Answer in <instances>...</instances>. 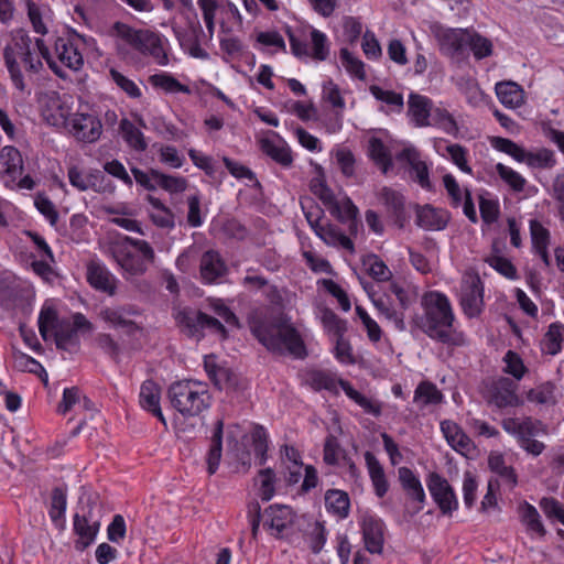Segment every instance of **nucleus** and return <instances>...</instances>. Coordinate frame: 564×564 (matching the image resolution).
I'll return each instance as SVG.
<instances>
[{
  "instance_id": "c03bdc74",
  "label": "nucleus",
  "mask_w": 564,
  "mask_h": 564,
  "mask_svg": "<svg viewBox=\"0 0 564 564\" xmlns=\"http://www.w3.org/2000/svg\"><path fill=\"white\" fill-rule=\"evenodd\" d=\"M564 340V324L554 322L549 326L544 335V346L546 352L554 356L562 350V343Z\"/></svg>"
},
{
  "instance_id": "ea45409f",
  "label": "nucleus",
  "mask_w": 564,
  "mask_h": 564,
  "mask_svg": "<svg viewBox=\"0 0 564 564\" xmlns=\"http://www.w3.org/2000/svg\"><path fill=\"white\" fill-rule=\"evenodd\" d=\"M0 161L6 166L4 172L14 176L18 172L23 173V160L21 152L13 145H6L1 149Z\"/></svg>"
},
{
  "instance_id": "393cba45",
  "label": "nucleus",
  "mask_w": 564,
  "mask_h": 564,
  "mask_svg": "<svg viewBox=\"0 0 564 564\" xmlns=\"http://www.w3.org/2000/svg\"><path fill=\"white\" fill-rule=\"evenodd\" d=\"M55 52L58 59L68 68L78 70L84 64V58L77 45L69 37H57L55 41Z\"/></svg>"
},
{
  "instance_id": "b1692460",
  "label": "nucleus",
  "mask_w": 564,
  "mask_h": 564,
  "mask_svg": "<svg viewBox=\"0 0 564 564\" xmlns=\"http://www.w3.org/2000/svg\"><path fill=\"white\" fill-rule=\"evenodd\" d=\"M199 270L206 283H213L227 273L226 263L216 250H207L203 253Z\"/></svg>"
},
{
  "instance_id": "13d9d810",
  "label": "nucleus",
  "mask_w": 564,
  "mask_h": 564,
  "mask_svg": "<svg viewBox=\"0 0 564 564\" xmlns=\"http://www.w3.org/2000/svg\"><path fill=\"white\" fill-rule=\"evenodd\" d=\"M214 387L218 390H227V391H240L243 389L241 379L239 376L230 368L225 367L224 370H220V375H218L217 380L214 382Z\"/></svg>"
},
{
  "instance_id": "09e8293b",
  "label": "nucleus",
  "mask_w": 564,
  "mask_h": 564,
  "mask_svg": "<svg viewBox=\"0 0 564 564\" xmlns=\"http://www.w3.org/2000/svg\"><path fill=\"white\" fill-rule=\"evenodd\" d=\"M322 323L325 330L333 334L336 338L345 336L347 332V321L340 318L333 310L326 307L323 311Z\"/></svg>"
},
{
  "instance_id": "7c9ffc66",
  "label": "nucleus",
  "mask_w": 564,
  "mask_h": 564,
  "mask_svg": "<svg viewBox=\"0 0 564 564\" xmlns=\"http://www.w3.org/2000/svg\"><path fill=\"white\" fill-rule=\"evenodd\" d=\"M444 395L436 384L429 380L421 381L415 390L413 401L424 409L427 405H436L443 402Z\"/></svg>"
},
{
  "instance_id": "4468645a",
  "label": "nucleus",
  "mask_w": 564,
  "mask_h": 564,
  "mask_svg": "<svg viewBox=\"0 0 564 564\" xmlns=\"http://www.w3.org/2000/svg\"><path fill=\"white\" fill-rule=\"evenodd\" d=\"M264 517L263 527L274 531L272 535L280 540L288 535L286 531L294 524L296 513L290 506L274 503L264 510Z\"/></svg>"
},
{
  "instance_id": "f704fd0d",
  "label": "nucleus",
  "mask_w": 564,
  "mask_h": 564,
  "mask_svg": "<svg viewBox=\"0 0 564 564\" xmlns=\"http://www.w3.org/2000/svg\"><path fill=\"white\" fill-rule=\"evenodd\" d=\"M338 379L327 370H312L308 372V384L314 391L326 390L335 395L339 394L337 389Z\"/></svg>"
},
{
  "instance_id": "ddd939ff",
  "label": "nucleus",
  "mask_w": 564,
  "mask_h": 564,
  "mask_svg": "<svg viewBox=\"0 0 564 564\" xmlns=\"http://www.w3.org/2000/svg\"><path fill=\"white\" fill-rule=\"evenodd\" d=\"M365 549L371 554H381L384 545L386 524L381 518L366 512L360 519Z\"/></svg>"
},
{
  "instance_id": "0e129e2a",
  "label": "nucleus",
  "mask_w": 564,
  "mask_h": 564,
  "mask_svg": "<svg viewBox=\"0 0 564 564\" xmlns=\"http://www.w3.org/2000/svg\"><path fill=\"white\" fill-rule=\"evenodd\" d=\"M210 307L213 312L224 319V322L229 325L230 327L241 329L242 324L240 323V319L235 314V312L224 303L221 299H216L210 302Z\"/></svg>"
},
{
  "instance_id": "6ab92c4d",
  "label": "nucleus",
  "mask_w": 564,
  "mask_h": 564,
  "mask_svg": "<svg viewBox=\"0 0 564 564\" xmlns=\"http://www.w3.org/2000/svg\"><path fill=\"white\" fill-rule=\"evenodd\" d=\"M518 384L508 377H499L490 386V399L498 408L520 405V399L517 394Z\"/></svg>"
},
{
  "instance_id": "774afa93",
  "label": "nucleus",
  "mask_w": 564,
  "mask_h": 564,
  "mask_svg": "<svg viewBox=\"0 0 564 564\" xmlns=\"http://www.w3.org/2000/svg\"><path fill=\"white\" fill-rule=\"evenodd\" d=\"M36 209L50 221L52 226H55L58 221V212L53 202L44 194L39 193L34 199Z\"/></svg>"
},
{
  "instance_id": "aec40b11",
  "label": "nucleus",
  "mask_w": 564,
  "mask_h": 564,
  "mask_svg": "<svg viewBox=\"0 0 564 564\" xmlns=\"http://www.w3.org/2000/svg\"><path fill=\"white\" fill-rule=\"evenodd\" d=\"M86 279L89 285L96 291L104 292L110 296L115 295L117 292L116 278L105 265L96 261H90L87 264Z\"/></svg>"
},
{
  "instance_id": "4d7b16f0",
  "label": "nucleus",
  "mask_w": 564,
  "mask_h": 564,
  "mask_svg": "<svg viewBox=\"0 0 564 564\" xmlns=\"http://www.w3.org/2000/svg\"><path fill=\"white\" fill-rule=\"evenodd\" d=\"M496 171L500 178L510 186V188L514 192H523L527 181L520 175L518 172L513 171L511 167L503 165L502 163L496 164Z\"/></svg>"
},
{
  "instance_id": "c9c22d12",
  "label": "nucleus",
  "mask_w": 564,
  "mask_h": 564,
  "mask_svg": "<svg viewBox=\"0 0 564 564\" xmlns=\"http://www.w3.org/2000/svg\"><path fill=\"white\" fill-rule=\"evenodd\" d=\"M123 140L135 151L143 152L148 148L144 134L129 119L123 118L119 123Z\"/></svg>"
},
{
  "instance_id": "9d476101",
  "label": "nucleus",
  "mask_w": 564,
  "mask_h": 564,
  "mask_svg": "<svg viewBox=\"0 0 564 564\" xmlns=\"http://www.w3.org/2000/svg\"><path fill=\"white\" fill-rule=\"evenodd\" d=\"M426 486L443 516L451 517L458 509L455 490L441 474L430 473L426 477Z\"/></svg>"
},
{
  "instance_id": "1a4fd4ad",
  "label": "nucleus",
  "mask_w": 564,
  "mask_h": 564,
  "mask_svg": "<svg viewBox=\"0 0 564 564\" xmlns=\"http://www.w3.org/2000/svg\"><path fill=\"white\" fill-rule=\"evenodd\" d=\"M94 325L82 313L73 315V323L62 321L54 332L56 348L69 352H76L80 347L78 332H91Z\"/></svg>"
},
{
  "instance_id": "bb28decb",
  "label": "nucleus",
  "mask_w": 564,
  "mask_h": 564,
  "mask_svg": "<svg viewBox=\"0 0 564 564\" xmlns=\"http://www.w3.org/2000/svg\"><path fill=\"white\" fill-rule=\"evenodd\" d=\"M518 513L521 523L525 527L529 533L535 534L539 538H544L547 533L541 516L536 508L528 501H522L518 506Z\"/></svg>"
},
{
  "instance_id": "7ed1b4c3",
  "label": "nucleus",
  "mask_w": 564,
  "mask_h": 564,
  "mask_svg": "<svg viewBox=\"0 0 564 564\" xmlns=\"http://www.w3.org/2000/svg\"><path fill=\"white\" fill-rule=\"evenodd\" d=\"M171 405L183 416H197L212 405L206 384L194 380L173 382L167 389Z\"/></svg>"
},
{
  "instance_id": "de8ad7c7",
  "label": "nucleus",
  "mask_w": 564,
  "mask_h": 564,
  "mask_svg": "<svg viewBox=\"0 0 564 564\" xmlns=\"http://www.w3.org/2000/svg\"><path fill=\"white\" fill-rule=\"evenodd\" d=\"M491 145L499 152L512 156L518 162H524L527 159V150L510 139L502 137H494Z\"/></svg>"
},
{
  "instance_id": "49530a36",
  "label": "nucleus",
  "mask_w": 564,
  "mask_h": 564,
  "mask_svg": "<svg viewBox=\"0 0 564 564\" xmlns=\"http://www.w3.org/2000/svg\"><path fill=\"white\" fill-rule=\"evenodd\" d=\"M364 265H368V274L376 281H387L392 276L387 264L375 253L367 254L362 259Z\"/></svg>"
},
{
  "instance_id": "6e6552de",
  "label": "nucleus",
  "mask_w": 564,
  "mask_h": 564,
  "mask_svg": "<svg viewBox=\"0 0 564 564\" xmlns=\"http://www.w3.org/2000/svg\"><path fill=\"white\" fill-rule=\"evenodd\" d=\"M173 33L177 39L180 46L191 56L200 59H207L208 53L200 46V36L204 35L196 11L186 15V26H172Z\"/></svg>"
},
{
  "instance_id": "9b49d317",
  "label": "nucleus",
  "mask_w": 564,
  "mask_h": 564,
  "mask_svg": "<svg viewBox=\"0 0 564 564\" xmlns=\"http://www.w3.org/2000/svg\"><path fill=\"white\" fill-rule=\"evenodd\" d=\"M99 520H93V506L82 508V513L76 512L73 517V532L78 539L75 541L77 551H85L90 546L99 532Z\"/></svg>"
},
{
  "instance_id": "a18cd8bd",
  "label": "nucleus",
  "mask_w": 564,
  "mask_h": 564,
  "mask_svg": "<svg viewBox=\"0 0 564 564\" xmlns=\"http://www.w3.org/2000/svg\"><path fill=\"white\" fill-rule=\"evenodd\" d=\"M431 118V124L442 129L447 134L457 137L459 132L458 124L453 115L449 113L446 109L435 108L432 110Z\"/></svg>"
},
{
  "instance_id": "473e14b6",
  "label": "nucleus",
  "mask_w": 564,
  "mask_h": 564,
  "mask_svg": "<svg viewBox=\"0 0 564 564\" xmlns=\"http://www.w3.org/2000/svg\"><path fill=\"white\" fill-rule=\"evenodd\" d=\"M325 505L329 512L341 519L349 514L350 500L346 491L328 489L325 494Z\"/></svg>"
},
{
  "instance_id": "603ef678",
  "label": "nucleus",
  "mask_w": 564,
  "mask_h": 564,
  "mask_svg": "<svg viewBox=\"0 0 564 564\" xmlns=\"http://www.w3.org/2000/svg\"><path fill=\"white\" fill-rule=\"evenodd\" d=\"M524 162L533 169H552L556 165L554 152L546 148H542L536 152L528 151Z\"/></svg>"
},
{
  "instance_id": "412c9836",
  "label": "nucleus",
  "mask_w": 564,
  "mask_h": 564,
  "mask_svg": "<svg viewBox=\"0 0 564 564\" xmlns=\"http://www.w3.org/2000/svg\"><path fill=\"white\" fill-rule=\"evenodd\" d=\"M139 398L141 408L150 412L166 426V420L160 405L161 387L154 380L148 379L141 384Z\"/></svg>"
},
{
  "instance_id": "cd10ccee",
  "label": "nucleus",
  "mask_w": 564,
  "mask_h": 564,
  "mask_svg": "<svg viewBox=\"0 0 564 564\" xmlns=\"http://www.w3.org/2000/svg\"><path fill=\"white\" fill-rule=\"evenodd\" d=\"M495 90L499 101L508 108H517L524 102V90L514 82L497 83Z\"/></svg>"
},
{
  "instance_id": "052dcab7",
  "label": "nucleus",
  "mask_w": 564,
  "mask_h": 564,
  "mask_svg": "<svg viewBox=\"0 0 564 564\" xmlns=\"http://www.w3.org/2000/svg\"><path fill=\"white\" fill-rule=\"evenodd\" d=\"M340 59L346 70L360 80L366 79L365 64L361 59L355 57L348 48H340Z\"/></svg>"
},
{
  "instance_id": "864d4df0",
  "label": "nucleus",
  "mask_w": 564,
  "mask_h": 564,
  "mask_svg": "<svg viewBox=\"0 0 564 564\" xmlns=\"http://www.w3.org/2000/svg\"><path fill=\"white\" fill-rule=\"evenodd\" d=\"M539 507L551 521H558L564 525V505L554 497H542Z\"/></svg>"
},
{
  "instance_id": "2eb2a0df",
  "label": "nucleus",
  "mask_w": 564,
  "mask_h": 564,
  "mask_svg": "<svg viewBox=\"0 0 564 564\" xmlns=\"http://www.w3.org/2000/svg\"><path fill=\"white\" fill-rule=\"evenodd\" d=\"M138 314L139 311L133 305H123L116 308L104 307L99 312V317L113 328H122L127 336L132 337L138 332H142V327L126 316Z\"/></svg>"
},
{
  "instance_id": "dca6fc26",
  "label": "nucleus",
  "mask_w": 564,
  "mask_h": 564,
  "mask_svg": "<svg viewBox=\"0 0 564 564\" xmlns=\"http://www.w3.org/2000/svg\"><path fill=\"white\" fill-rule=\"evenodd\" d=\"M484 292V283L476 274L460 295L459 304L467 318H477L481 315L485 306Z\"/></svg>"
},
{
  "instance_id": "69168bd1",
  "label": "nucleus",
  "mask_w": 564,
  "mask_h": 564,
  "mask_svg": "<svg viewBox=\"0 0 564 564\" xmlns=\"http://www.w3.org/2000/svg\"><path fill=\"white\" fill-rule=\"evenodd\" d=\"M479 210L484 224L492 225L498 220L500 216V206L498 199H489L480 195Z\"/></svg>"
},
{
  "instance_id": "f8f14e48",
  "label": "nucleus",
  "mask_w": 564,
  "mask_h": 564,
  "mask_svg": "<svg viewBox=\"0 0 564 564\" xmlns=\"http://www.w3.org/2000/svg\"><path fill=\"white\" fill-rule=\"evenodd\" d=\"M398 479L406 499L410 502L411 517L421 512L426 502V495L419 476L409 467L402 466L398 469Z\"/></svg>"
},
{
  "instance_id": "5fc2aeb1",
  "label": "nucleus",
  "mask_w": 564,
  "mask_h": 564,
  "mask_svg": "<svg viewBox=\"0 0 564 564\" xmlns=\"http://www.w3.org/2000/svg\"><path fill=\"white\" fill-rule=\"evenodd\" d=\"M258 475L261 478L259 497L261 498L262 501H270L275 495V471L271 467H268L260 469Z\"/></svg>"
},
{
  "instance_id": "338daca9",
  "label": "nucleus",
  "mask_w": 564,
  "mask_h": 564,
  "mask_svg": "<svg viewBox=\"0 0 564 564\" xmlns=\"http://www.w3.org/2000/svg\"><path fill=\"white\" fill-rule=\"evenodd\" d=\"M109 75L111 79L115 82V84L121 90H123L130 98L139 99L142 96V93L138 85L116 68H110Z\"/></svg>"
},
{
  "instance_id": "4be33fe9",
  "label": "nucleus",
  "mask_w": 564,
  "mask_h": 564,
  "mask_svg": "<svg viewBox=\"0 0 564 564\" xmlns=\"http://www.w3.org/2000/svg\"><path fill=\"white\" fill-rule=\"evenodd\" d=\"M469 32L462 29H448L440 36L441 50L452 57L467 55Z\"/></svg>"
},
{
  "instance_id": "37998d69",
  "label": "nucleus",
  "mask_w": 564,
  "mask_h": 564,
  "mask_svg": "<svg viewBox=\"0 0 564 564\" xmlns=\"http://www.w3.org/2000/svg\"><path fill=\"white\" fill-rule=\"evenodd\" d=\"M251 440L257 464L263 466L268 459V434L262 425L257 424L251 432Z\"/></svg>"
},
{
  "instance_id": "bf43d9fd",
  "label": "nucleus",
  "mask_w": 564,
  "mask_h": 564,
  "mask_svg": "<svg viewBox=\"0 0 564 564\" xmlns=\"http://www.w3.org/2000/svg\"><path fill=\"white\" fill-rule=\"evenodd\" d=\"M555 384L552 381H545L535 389L527 392V399L538 404L555 403L554 399Z\"/></svg>"
},
{
  "instance_id": "f3484780",
  "label": "nucleus",
  "mask_w": 564,
  "mask_h": 564,
  "mask_svg": "<svg viewBox=\"0 0 564 564\" xmlns=\"http://www.w3.org/2000/svg\"><path fill=\"white\" fill-rule=\"evenodd\" d=\"M415 224L425 230H443L447 227L451 219V213L447 209L436 208L431 204L415 205Z\"/></svg>"
},
{
  "instance_id": "e2e57ef3",
  "label": "nucleus",
  "mask_w": 564,
  "mask_h": 564,
  "mask_svg": "<svg viewBox=\"0 0 564 564\" xmlns=\"http://www.w3.org/2000/svg\"><path fill=\"white\" fill-rule=\"evenodd\" d=\"M224 165L228 170V172L236 178H247L249 181L254 182V187L261 188V183L258 181L256 174L246 165L234 161L228 156L223 158Z\"/></svg>"
},
{
  "instance_id": "79ce46f5",
  "label": "nucleus",
  "mask_w": 564,
  "mask_h": 564,
  "mask_svg": "<svg viewBox=\"0 0 564 564\" xmlns=\"http://www.w3.org/2000/svg\"><path fill=\"white\" fill-rule=\"evenodd\" d=\"M3 59L14 87L20 91H24L25 83L23 74L17 61L14 50L11 45H7L3 48Z\"/></svg>"
},
{
  "instance_id": "39448f33",
  "label": "nucleus",
  "mask_w": 564,
  "mask_h": 564,
  "mask_svg": "<svg viewBox=\"0 0 564 564\" xmlns=\"http://www.w3.org/2000/svg\"><path fill=\"white\" fill-rule=\"evenodd\" d=\"M174 319L180 332L187 338L195 339L197 343L205 338V330L219 335L221 340L229 338V332L226 326L216 317L185 306L174 314Z\"/></svg>"
},
{
  "instance_id": "72a5a7b5",
  "label": "nucleus",
  "mask_w": 564,
  "mask_h": 564,
  "mask_svg": "<svg viewBox=\"0 0 564 564\" xmlns=\"http://www.w3.org/2000/svg\"><path fill=\"white\" fill-rule=\"evenodd\" d=\"M147 202L159 213L150 214V218L152 223L160 227L172 229L175 226L174 214L160 198L154 197L153 195H147Z\"/></svg>"
},
{
  "instance_id": "2f4dec72",
  "label": "nucleus",
  "mask_w": 564,
  "mask_h": 564,
  "mask_svg": "<svg viewBox=\"0 0 564 564\" xmlns=\"http://www.w3.org/2000/svg\"><path fill=\"white\" fill-rule=\"evenodd\" d=\"M260 150L283 167H291L293 164V154L288 144L278 145L271 139H262L260 141Z\"/></svg>"
},
{
  "instance_id": "6e6d98bb",
  "label": "nucleus",
  "mask_w": 564,
  "mask_h": 564,
  "mask_svg": "<svg viewBox=\"0 0 564 564\" xmlns=\"http://www.w3.org/2000/svg\"><path fill=\"white\" fill-rule=\"evenodd\" d=\"M503 361L506 364L503 372L512 376L516 380H521L528 372V368L525 367L522 358L513 350H508L506 352Z\"/></svg>"
},
{
  "instance_id": "0eeeda50",
  "label": "nucleus",
  "mask_w": 564,
  "mask_h": 564,
  "mask_svg": "<svg viewBox=\"0 0 564 564\" xmlns=\"http://www.w3.org/2000/svg\"><path fill=\"white\" fill-rule=\"evenodd\" d=\"M53 105L59 110V117L77 141L95 143L99 140L102 133V123L97 116L76 112L72 118H68V113L59 99L53 100Z\"/></svg>"
},
{
  "instance_id": "4c0bfd02",
  "label": "nucleus",
  "mask_w": 564,
  "mask_h": 564,
  "mask_svg": "<svg viewBox=\"0 0 564 564\" xmlns=\"http://www.w3.org/2000/svg\"><path fill=\"white\" fill-rule=\"evenodd\" d=\"M489 469L509 482L512 487L518 484V476L512 466H507L501 453H490L488 457Z\"/></svg>"
},
{
  "instance_id": "e433bc0d",
  "label": "nucleus",
  "mask_w": 564,
  "mask_h": 564,
  "mask_svg": "<svg viewBox=\"0 0 564 564\" xmlns=\"http://www.w3.org/2000/svg\"><path fill=\"white\" fill-rule=\"evenodd\" d=\"M149 82L154 88H160L169 94L192 93L191 88L187 85L182 84L176 77H174L170 73H160L151 75L149 77Z\"/></svg>"
},
{
  "instance_id": "c756f323",
  "label": "nucleus",
  "mask_w": 564,
  "mask_h": 564,
  "mask_svg": "<svg viewBox=\"0 0 564 564\" xmlns=\"http://www.w3.org/2000/svg\"><path fill=\"white\" fill-rule=\"evenodd\" d=\"M223 434H224V421L218 420L215 423L210 447L207 453V471L209 475H214L219 466L221 454H223Z\"/></svg>"
},
{
  "instance_id": "5701e85b",
  "label": "nucleus",
  "mask_w": 564,
  "mask_h": 564,
  "mask_svg": "<svg viewBox=\"0 0 564 564\" xmlns=\"http://www.w3.org/2000/svg\"><path fill=\"white\" fill-rule=\"evenodd\" d=\"M433 110V102L426 96L411 93L408 100V115L415 127L431 126L430 117Z\"/></svg>"
},
{
  "instance_id": "a878e982",
  "label": "nucleus",
  "mask_w": 564,
  "mask_h": 564,
  "mask_svg": "<svg viewBox=\"0 0 564 564\" xmlns=\"http://www.w3.org/2000/svg\"><path fill=\"white\" fill-rule=\"evenodd\" d=\"M365 460L375 494L378 498H383L389 490V481L386 477L384 469L375 454L369 451L365 453Z\"/></svg>"
},
{
  "instance_id": "a19ab883",
  "label": "nucleus",
  "mask_w": 564,
  "mask_h": 564,
  "mask_svg": "<svg viewBox=\"0 0 564 564\" xmlns=\"http://www.w3.org/2000/svg\"><path fill=\"white\" fill-rule=\"evenodd\" d=\"M150 175L166 192L176 194L186 189L187 181L184 177L167 175L155 169H150Z\"/></svg>"
},
{
  "instance_id": "423d86ee",
  "label": "nucleus",
  "mask_w": 564,
  "mask_h": 564,
  "mask_svg": "<svg viewBox=\"0 0 564 564\" xmlns=\"http://www.w3.org/2000/svg\"><path fill=\"white\" fill-rule=\"evenodd\" d=\"M285 34L290 42L291 53L297 58H312L323 62L329 56V41L325 33L310 26L311 50L307 43L305 29L293 30L291 26L285 28Z\"/></svg>"
},
{
  "instance_id": "a211bd4d",
  "label": "nucleus",
  "mask_w": 564,
  "mask_h": 564,
  "mask_svg": "<svg viewBox=\"0 0 564 564\" xmlns=\"http://www.w3.org/2000/svg\"><path fill=\"white\" fill-rule=\"evenodd\" d=\"M381 199L388 217L399 229H403L410 218L405 209V197L403 194L392 188L383 187Z\"/></svg>"
},
{
  "instance_id": "8fccbe9b",
  "label": "nucleus",
  "mask_w": 564,
  "mask_h": 564,
  "mask_svg": "<svg viewBox=\"0 0 564 564\" xmlns=\"http://www.w3.org/2000/svg\"><path fill=\"white\" fill-rule=\"evenodd\" d=\"M118 263L126 272L132 275H141L148 270L147 262L140 256L131 251L120 252Z\"/></svg>"
},
{
  "instance_id": "f03ea898",
  "label": "nucleus",
  "mask_w": 564,
  "mask_h": 564,
  "mask_svg": "<svg viewBox=\"0 0 564 564\" xmlns=\"http://www.w3.org/2000/svg\"><path fill=\"white\" fill-rule=\"evenodd\" d=\"M423 313H414L409 322L410 333L426 335L436 343L460 347L465 345V335L455 329V313L446 294L440 291H426L421 296Z\"/></svg>"
},
{
  "instance_id": "58836bf2",
  "label": "nucleus",
  "mask_w": 564,
  "mask_h": 564,
  "mask_svg": "<svg viewBox=\"0 0 564 564\" xmlns=\"http://www.w3.org/2000/svg\"><path fill=\"white\" fill-rule=\"evenodd\" d=\"M13 359L17 370L36 375L42 379L44 384H47V373L36 359L21 351L13 352Z\"/></svg>"
},
{
  "instance_id": "3c124183",
  "label": "nucleus",
  "mask_w": 564,
  "mask_h": 564,
  "mask_svg": "<svg viewBox=\"0 0 564 564\" xmlns=\"http://www.w3.org/2000/svg\"><path fill=\"white\" fill-rule=\"evenodd\" d=\"M468 47L476 59L486 58L492 55L494 52L492 42L477 32L469 33L467 48Z\"/></svg>"
},
{
  "instance_id": "f257e3e1",
  "label": "nucleus",
  "mask_w": 564,
  "mask_h": 564,
  "mask_svg": "<svg viewBox=\"0 0 564 564\" xmlns=\"http://www.w3.org/2000/svg\"><path fill=\"white\" fill-rule=\"evenodd\" d=\"M247 322L252 336L269 352L300 360L308 356L304 338L288 314L256 310L248 315Z\"/></svg>"
},
{
  "instance_id": "680f3d73",
  "label": "nucleus",
  "mask_w": 564,
  "mask_h": 564,
  "mask_svg": "<svg viewBox=\"0 0 564 564\" xmlns=\"http://www.w3.org/2000/svg\"><path fill=\"white\" fill-rule=\"evenodd\" d=\"M485 261L507 279L514 280L518 278L517 268L508 258L491 254L490 257L486 258Z\"/></svg>"
},
{
  "instance_id": "c85d7f7f",
  "label": "nucleus",
  "mask_w": 564,
  "mask_h": 564,
  "mask_svg": "<svg viewBox=\"0 0 564 564\" xmlns=\"http://www.w3.org/2000/svg\"><path fill=\"white\" fill-rule=\"evenodd\" d=\"M368 156L383 174H387L393 167L391 152L378 137H371L369 139Z\"/></svg>"
},
{
  "instance_id": "20e7f679",
  "label": "nucleus",
  "mask_w": 564,
  "mask_h": 564,
  "mask_svg": "<svg viewBox=\"0 0 564 564\" xmlns=\"http://www.w3.org/2000/svg\"><path fill=\"white\" fill-rule=\"evenodd\" d=\"M113 34L144 56H152L160 65L169 63V56L163 47L159 33L149 29H134L117 21L111 28Z\"/></svg>"
}]
</instances>
